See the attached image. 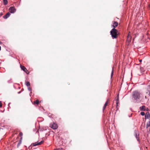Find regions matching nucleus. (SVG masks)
I'll return each mask as SVG.
<instances>
[{
    "label": "nucleus",
    "mask_w": 150,
    "mask_h": 150,
    "mask_svg": "<svg viewBox=\"0 0 150 150\" xmlns=\"http://www.w3.org/2000/svg\"><path fill=\"white\" fill-rule=\"evenodd\" d=\"M132 98L137 102H140L141 101V93L137 91H133L132 93Z\"/></svg>",
    "instance_id": "nucleus-1"
},
{
    "label": "nucleus",
    "mask_w": 150,
    "mask_h": 150,
    "mask_svg": "<svg viewBox=\"0 0 150 150\" xmlns=\"http://www.w3.org/2000/svg\"><path fill=\"white\" fill-rule=\"evenodd\" d=\"M110 34L113 39L116 38L117 37V30L113 28L110 32Z\"/></svg>",
    "instance_id": "nucleus-2"
},
{
    "label": "nucleus",
    "mask_w": 150,
    "mask_h": 150,
    "mask_svg": "<svg viewBox=\"0 0 150 150\" xmlns=\"http://www.w3.org/2000/svg\"><path fill=\"white\" fill-rule=\"evenodd\" d=\"M50 127L53 129H56L58 127L57 125L55 123L53 122L50 124Z\"/></svg>",
    "instance_id": "nucleus-3"
},
{
    "label": "nucleus",
    "mask_w": 150,
    "mask_h": 150,
    "mask_svg": "<svg viewBox=\"0 0 150 150\" xmlns=\"http://www.w3.org/2000/svg\"><path fill=\"white\" fill-rule=\"evenodd\" d=\"M9 11L11 13H13L16 12V9L14 6H11L9 8Z\"/></svg>",
    "instance_id": "nucleus-4"
},
{
    "label": "nucleus",
    "mask_w": 150,
    "mask_h": 150,
    "mask_svg": "<svg viewBox=\"0 0 150 150\" xmlns=\"http://www.w3.org/2000/svg\"><path fill=\"white\" fill-rule=\"evenodd\" d=\"M44 142L43 141H42L40 142H38V143L35 142V143L32 144V145H33V146H36L40 145L42 144Z\"/></svg>",
    "instance_id": "nucleus-5"
},
{
    "label": "nucleus",
    "mask_w": 150,
    "mask_h": 150,
    "mask_svg": "<svg viewBox=\"0 0 150 150\" xmlns=\"http://www.w3.org/2000/svg\"><path fill=\"white\" fill-rule=\"evenodd\" d=\"M21 68L22 70L24 71V72H26L27 74L28 73L27 72L28 71V70L26 68L23 66L21 65Z\"/></svg>",
    "instance_id": "nucleus-6"
},
{
    "label": "nucleus",
    "mask_w": 150,
    "mask_h": 150,
    "mask_svg": "<svg viewBox=\"0 0 150 150\" xmlns=\"http://www.w3.org/2000/svg\"><path fill=\"white\" fill-rule=\"evenodd\" d=\"M134 136H135V137L137 139V141H139V134L138 133V132H136L135 133Z\"/></svg>",
    "instance_id": "nucleus-7"
},
{
    "label": "nucleus",
    "mask_w": 150,
    "mask_h": 150,
    "mask_svg": "<svg viewBox=\"0 0 150 150\" xmlns=\"http://www.w3.org/2000/svg\"><path fill=\"white\" fill-rule=\"evenodd\" d=\"M145 119H148L149 118H150V115L149 112H147L146 113V115H145Z\"/></svg>",
    "instance_id": "nucleus-8"
},
{
    "label": "nucleus",
    "mask_w": 150,
    "mask_h": 150,
    "mask_svg": "<svg viewBox=\"0 0 150 150\" xmlns=\"http://www.w3.org/2000/svg\"><path fill=\"white\" fill-rule=\"evenodd\" d=\"M10 15V14L9 12H8L4 16L3 18L4 19H7Z\"/></svg>",
    "instance_id": "nucleus-9"
},
{
    "label": "nucleus",
    "mask_w": 150,
    "mask_h": 150,
    "mask_svg": "<svg viewBox=\"0 0 150 150\" xmlns=\"http://www.w3.org/2000/svg\"><path fill=\"white\" fill-rule=\"evenodd\" d=\"M118 25V23L116 21H114L113 23V25L112 26L114 28H115V27H117Z\"/></svg>",
    "instance_id": "nucleus-10"
},
{
    "label": "nucleus",
    "mask_w": 150,
    "mask_h": 150,
    "mask_svg": "<svg viewBox=\"0 0 150 150\" xmlns=\"http://www.w3.org/2000/svg\"><path fill=\"white\" fill-rule=\"evenodd\" d=\"M116 102V106H118V103H119V95H118L117 96V98L115 99Z\"/></svg>",
    "instance_id": "nucleus-11"
},
{
    "label": "nucleus",
    "mask_w": 150,
    "mask_h": 150,
    "mask_svg": "<svg viewBox=\"0 0 150 150\" xmlns=\"http://www.w3.org/2000/svg\"><path fill=\"white\" fill-rule=\"evenodd\" d=\"M139 109L141 111H145L146 110L145 107L144 105L142 106L139 108Z\"/></svg>",
    "instance_id": "nucleus-12"
},
{
    "label": "nucleus",
    "mask_w": 150,
    "mask_h": 150,
    "mask_svg": "<svg viewBox=\"0 0 150 150\" xmlns=\"http://www.w3.org/2000/svg\"><path fill=\"white\" fill-rule=\"evenodd\" d=\"M22 140V137H21L20 139L19 140V141L18 144L17 145V147H18L20 146V145L21 144V143Z\"/></svg>",
    "instance_id": "nucleus-13"
},
{
    "label": "nucleus",
    "mask_w": 150,
    "mask_h": 150,
    "mask_svg": "<svg viewBox=\"0 0 150 150\" xmlns=\"http://www.w3.org/2000/svg\"><path fill=\"white\" fill-rule=\"evenodd\" d=\"M149 86V88H148V91L149 92L148 95L149 96H150V84Z\"/></svg>",
    "instance_id": "nucleus-14"
},
{
    "label": "nucleus",
    "mask_w": 150,
    "mask_h": 150,
    "mask_svg": "<svg viewBox=\"0 0 150 150\" xmlns=\"http://www.w3.org/2000/svg\"><path fill=\"white\" fill-rule=\"evenodd\" d=\"M35 103H36L38 105L39 104V101L38 100H36L34 102Z\"/></svg>",
    "instance_id": "nucleus-15"
},
{
    "label": "nucleus",
    "mask_w": 150,
    "mask_h": 150,
    "mask_svg": "<svg viewBox=\"0 0 150 150\" xmlns=\"http://www.w3.org/2000/svg\"><path fill=\"white\" fill-rule=\"evenodd\" d=\"M4 4L5 5H7L8 3V1L7 0H4L3 1Z\"/></svg>",
    "instance_id": "nucleus-16"
},
{
    "label": "nucleus",
    "mask_w": 150,
    "mask_h": 150,
    "mask_svg": "<svg viewBox=\"0 0 150 150\" xmlns=\"http://www.w3.org/2000/svg\"><path fill=\"white\" fill-rule=\"evenodd\" d=\"M26 85L27 86H29L30 85V83L29 82L27 81L25 83Z\"/></svg>",
    "instance_id": "nucleus-17"
},
{
    "label": "nucleus",
    "mask_w": 150,
    "mask_h": 150,
    "mask_svg": "<svg viewBox=\"0 0 150 150\" xmlns=\"http://www.w3.org/2000/svg\"><path fill=\"white\" fill-rule=\"evenodd\" d=\"M113 69H112V71L111 75V78H112V76L113 75Z\"/></svg>",
    "instance_id": "nucleus-18"
},
{
    "label": "nucleus",
    "mask_w": 150,
    "mask_h": 150,
    "mask_svg": "<svg viewBox=\"0 0 150 150\" xmlns=\"http://www.w3.org/2000/svg\"><path fill=\"white\" fill-rule=\"evenodd\" d=\"M129 39V41H130V40L131 39V37L129 35L127 37V39Z\"/></svg>",
    "instance_id": "nucleus-19"
},
{
    "label": "nucleus",
    "mask_w": 150,
    "mask_h": 150,
    "mask_svg": "<svg viewBox=\"0 0 150 150\" xmlns=\"http://www.w3.org/2000/svg\"><path fill=\"white\" fill-rule=\"evenodd\" d=\"M141 115L142 116H144L145 115V113L143 112H141Z\"/></svg>",
    "instance_id": "nucleus-20"
},
{
    "label": "nucleus",
    "mask_w": 150,
    "mask_h": 150,
    "mask_svg": "<svg viewBox=\"0 0 150 150\" xmlns=\"http://www.w3.org/2000/svg\"><path fill=\"white\" fill-rule=\"evenodd\" d=\"M28 90L29 91H31L32 90V88L30 87H28Z\"/></svg>",
    "instance_id": "nucleus-21"
},
{
    "label": "nucleus",
    "mask_w": 150,
    "mask_h": 150,
    "mask_svg": "<svg viewBox=\"0 0 150 150\" xmlns=\"http://www.w3.org/2000/svg\"><path fill=\"white\" fill-rule=\"evenodd\" d=\"M19 135H20L21 137L22 136V135H23V133H22V132H20V133H19Z\"/></svg>",
    "instance_id": "nucleus-22"
},
{
    "label": "nucleus",
    "mask_w": 150,
    "mask_h": 150,
    "mask_svg": "<svg viewBox=\"0 0 150 150\" xmlns=\"http://www.w3.org/2000/svg\"><path fill=\"white\" fill-rule=\"evenodd\" d=\"M11 80H12V79H11L10 80H8V83H11V82H12L10 81H11Z\"/></svg>",
    "instance_id": "nucleus-23"
},
{
    "label": "nucleus",
    "mask_w": 150,
    "mask_h": 150,
    "mask_svg": "<svg viewBox=\"0 0 150 150\" xmlns=\"http://www.w3.org/2000/svg\"><path fill=\"white\" fill-rule=\"evenodd\" d=\"M109 99H108L107 101L105 103H107V104H108V101H109Z\"/></svg>",
    "instance_id": "nucleus-24"
},
{
    "label": "nucleus",
    "mask_w": 150,
    "mask_h": 150,
    "mask_svg": "<svg viewBox=\"0 0 150 150\" xmlns=\"http://www.w3.org/2000/svg\"><path fill=\"white\" fill-rule=\"evenodd\" d=\"M106 106H104L103 107V111H104L105 109V108H106Z\"/></svg>",
    "instance_id": "nucleus-25"
},
{
    "label": "nucleus",
    "mask_w": 150,
    "mask_h": 150,
    "mask_svg": "<svg viewBox=\"0 0 150 150\" xmlns=\"http://www.w3.org/2000/svg\"><path fill=\"white\" fill-rule=\"evenodd\" d=\"M2 106V104L1 103V101H0V107H1Z\"/></svg>",
    "instance_id": "nucleus-26"
},
{
    "label": "nucleus",
    "mask_w": 150,
    "mask_h": 150,
    "mask_svg": "<svg viewBox=\"0 0 150 150\" xmlns=\"http://www.w3.org/2000/svg\"><path fill=\"white\" fill-rule=\"evenodd\" d=\"M107 105H108V104H107V103H105V104H104V105L106 106Z\"/></svg>",
    "instance_id": "nucleus-27"
},
{
    "label": "nucleus",
    "mask_w": 150,
    "mask_h": 150,
    "mask_svg": "<svg viewBox=\"0 0 150 150\" xmlns=\"http://www.w3.org/2000/svg\"><path fill=\"white\" fill-rule=\"evenodd\" d=\"M142 59H140L139 60V61L140 62H142Z\"/></svg>",
    "instance_id": "nucleus-28"
},
{
    "label": "nucleus",
    "mask_w": 150,
    "mask_h": 150,
    "mask_svg": "<svg viewBox=\"0 0 150 150\" xmlns=\"http://www.w3.org/2000/svg\"><path fill=\"white\" fill-rule=\"evenodd\" d=\"M32 93V92H31L30 93V96H31V94Z\"/></svg>",
    "instance_id": "nucleus-29"
},
{
    "label": "nucleus",
    "mask_w": 150,
    "mask_h": 150,
    "mask_svg": "<svg viewBox=\"0 0 150 150\" xmlns=\"http://www.w3.org/2000/svg\"><path fill=\"white\" fill-rule=\"evenodd\" d=\"M2 42H1L0 41V45L2 44Z\"/></svg>",
    "instance_id": "nucleus-30"
},
{
    "label": "nucleus",
    "mask_w": 150,
    "mask_h": 150,
    "mask_svg": "<svg viewBox=\"0 0 150 150\" xmlns=\"http://www.w3.org/2000/svg\"><path fill=\"white\" fill-rule=\"evenodd\" d=\"M145 98L146 99V96H145Z\"/></svg>",
    "instance_id": "nucleus-31"
},
{
    "label": "nucleus",
    "mask_w": 150,
    "mask_h": 150,
    "mask_svg": "<svg viewBox=\"0 0 150 150\" xmlns=\"http://www.w3.org/2000/svg\"><path fill=\"white\" fill-rule=\"evenodd\" d=\"M18 93H20V92H18Z\"/></svg>",
    "instance_id": "nucleus-32"
}]
</instances>
